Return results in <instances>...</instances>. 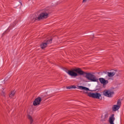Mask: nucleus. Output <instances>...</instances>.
<instances>
[{
    "label": "nucleus",
    "instance_id": "1",
    "mask_svg": "<svg viewBox=\"0 0 124 124\" xmlns=\"http://www.w3.org/2000/svg\"><path fill=\"white\" fill-rule=\"evenodd\" d=\"M74 71H75V72H77V73H78L79 75H84V74H86L85 78H86L87 80L91 81V82H97V81H98V79L96 78V77H95V76L90 73L84 72V71L81 70L80 68L74 69Z\"/></svg>",
    "mask_w": 124,
    "mask_h": 124
},
{
    "label": "nucleus",
    "instance_id": "2",
    "mask_svg": "<svg viewBox=\"0 0 124 124\" xmlns=\"http://www.w3.org/2000/svg\"><path fill=\"white\" fill-rule=\"evenodd\" d=\"M114 91L111 90H105L103 92V94L105 96H107V97H112L113 95H114Z\"/></svg>",
    "mask_w": 124,
    "mask_h": 124
},
{
    "label": "nucleus",
    "instance_id": "3",
    "mask_svg": "<svg viewBox=\"0 0 124 124\" xmlns=\"http://www.w3.org/2000/svg\"><path fill=\"white\" fill-rule=\"evenodd\" d=\"M88 96L89 97H92L93 98H96L97 99H99L101 97V94L100 93H88Z\"/></svg>",
    "mask_w": 124,
    "mask_h": 124
},
{
    "label": "nucleus",
    "instance_id": "4",
    "mask_svg": "<svg viewBox=\"0 0 124 124\" xmlns=\"http://www.w3.org/2000/svg\"><path fill=\"white\" fill-rule=\"evenodd\" d=\"M48 13L45 12H42L38 16V21L43 19H46V18H48Z\"/></svg>",
    "mask_w": 124,
    "mask_h": 124
},
{
    "label": "nucleus",
    "instance_id": "5",
    "mask_svg": "<svg viewBox=\"0 0 124 124\" xmlns=\"http://www.w3.org/2000/svg\"><path fill=\"white\" fill-rule=\"evenodd\" d=\"M74 71H74V69L73 70H68L66 69L65 70V72H66L68 75H70V76H72V77H76V76H78V74Z\"/></svg>",
    "mask_w": 124,
    "mask_h": 124
},
{
    "label": "nucleus",
    "instance_id": "6",
    "mask_svg": "<svg viewBox=\"0 0 124 124\" xmlns=\"http://www.w3.org/2000/svg\"><path fill=\"white\" fill-rule=\"evenodd\" d=\"M50 43H52V39H50V40H47L46 43H43L42 44H41L40 46L42 49H44L45 48H46L47 47V45L48 44H50Z\"/></svg>",
    "mask_w": 124,
    "mask_h": 124
},
{
    "label": "nucleus",
    "instance_id": "7",
    "mask_svg": "<svg viewBox=\"0 0 124 124\" xmlns=\"http://www.w3.org/2000/svg\"><path fill=\"white\" fill-rule=\"evenodd\" d=\"M42 100V99H41V97H38L33 101V105L34 106H37V105H39V104H40Z\"/></svg>",
    "mask_w": 124,
    "mask_h": 124
},
{
    "label": "nucleus",
    "instance_id": "8",
    "mask_svg": "<svg viewBox=\"0 0 124 124\" xmlns=\"http://www.w3.org/2000/svg\"><path fill=\"white\" fill-rule=\"evenodd\" d=\"M115 115L112 114L110 115L109 118V123L110 124H114V122H115Z\"/></svg>",
    "mask_w": 124,
    "mask_h": 124
},
{
    "label": "nucleus",
    "instance_id": "9",
    "mask_svg": "<svg viewBox=\"0 0 124 124\" xmlns=\"http://www.w3.org/2000/svg\"><path fill=\"white\" fill-rule=\"evenodd\" d=\"M99 79L101 84H103V85H106V84H108V80H105V79L104 78H100Z\"/></svg>",
    "mask_w": 124,
    "mask_h": 124
},
{
    "label": "nucleus",
    "instance_id": "10",
    "mask_svg": "<svg viewBox=\"0 0 124 124\" xmlns=\"http://www.w3.org/2000/svg\"><path fill=\"white\" fill-rule=\"evenodd\" d=\"M38 21V16H36L35 15H33L31 17V23H34L35 21Z\"/></svg>",
    "mask_w": 124,
    "mask_h": 124
},
{
    "label": "nucleus",
    "instance_id": "11",
    "mask_svg": "<svg viewBox=\"0 0 124 124\" xmlns=\"http://www.w3.org/2000/svg\"><path fill=\"white\" fill-rule=\"evenodd\" d=\"M120 108V106L114 105L112 107V110L113 111H118V110Z\"/></svg>",
    "mask_w": 124,
    "mask_h": 124
},
{
    "label": "nucleus",
    "instance_id": "12",
    "mask_svg": "<svg viewBox=\"0 0 124 124\" xmlns=\"http://www.w3.org/2000/svg\"><path fill=\"white\" fill-rule=\"evenodd\" d=\"M16 93V92L15 91V90L11 91V93L9 94V97H10V98H13V97H14V95H15Z\"/></svg>",
    "mask_w": 124,
    "mask_h": 124
},
{
    "label": "nucleus",
    "instance_id": "13",
    "mask_svg": "<svg viewBox=\"0 0 124 124\" xmlns=\"http://www.w3.org/2000/svg\"><path fill=\"white\" fill-rule=\"evenodd\" d=\"M115 73L114 72H108V77H113L115 75Z\"/></svg>",
    "mask_w": 124,
    "mask_h": 124
},
{
    "label": "nucleus",
    "instance_id": "14",
    "mask_svg": "<svg viewBox=\"0 0 124 124\" xmlns=\"http://www.w3.org/2000/svg\"><path fill=\"white\" fill-rule=\"evenodd\" d=\"M79 88L80 90H84V91H89V90L88 88L82 86H79Z\"/></svg>",
    "mask_w": 124,
    "mask_h": 124
},
{
    "label": "nucleus",
    "instance_id": "15",
    "mask_svg": "<svg viewBox=\"0 0 124 124\" xmlns=\"http://www.w3.org/2000/svg\"><path fill=\"white\" fill-rule=\"evenodd\" d=\"M28 118L30 120L31 124H32V122H33L32 117H31V116L30 115H28Z\"/></svg>",
    "mask_w": 124,
    "mask_h": 124
},
{
    "label": "nucleus",
    "instance_id": "16",
    "mask_svg": "<svg viewBox=\"0 0 124 124\" xmlns=\"http://www.w3.org/2000/svg\"><path fill=\"white\" fill-rule=\"evenodd\" d=\"M67 89H76V86L73 85V86H68L66 87Z\"/></svg>",
    "mask_w": 124,
    "mask_h": 124
},
{
    "label": "nucleus",
    "instance_id": "17",
    "mask_svg": "<svg viewBox=\"0 0 124 124\" xmlns=\"http://www.w3.org/2000/svg\"><path fill=\"white\" fill-rule=\"evenodd\" d=\"M122 104V102H121V100H118L117 101V106H120Z\"/></svg>",
    "mask_w": 124,
    "mask_h": 124
},
{
    "label": "nucleus",
    "instance_id": "18",
    "mask_svg": "<svg viewBox=\"0 0 124 124\" xmlns=\"http://www.w3.org/2000/svg\"><path fill=\"white\" fill-rule=\"evenodd\" d=\"M1 94H2V95H4V92L2 91L1 92Z\"/></svg>",
    "mask_w": 124,
    "mask_h": 124
},
{
    "label": "nucleus",
    "instance_id": "19",
    "mask_svg": "<svg viewBox=\"0 0 124 124\" xmlns=\"http://www.w3.org/2000/svg\"><path fill=\"white\" fill-rule=\"evenodd\" d=\"M83 2H86L87 1V0H83Z\"/></svg>",
    "mask_w": 124,
    "mask_h": 124
}]
</instances>
